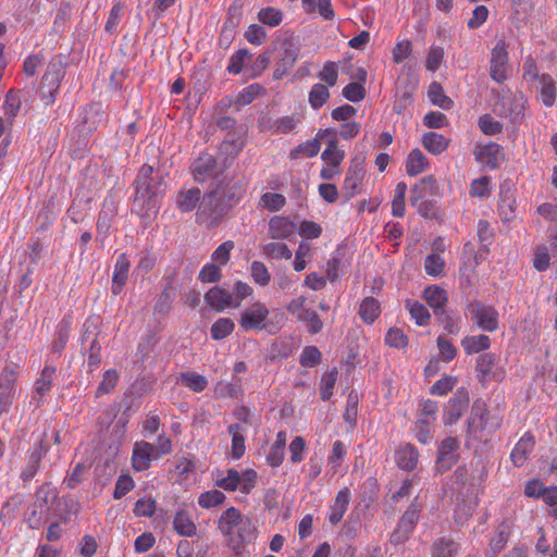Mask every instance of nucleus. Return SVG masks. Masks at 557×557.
Wrapping results in <instances>:
<instances>
[{"mask_svg":"<svg viewBox=\"0 0 557 557\" xmlns=\"http://www.w3.org/2000/svg\"><path fill=\"white\" fill-rule=\"evenodd\" d=\"M153 168L149 164H144L136 183V196L134 199V210L141 218L145 224L153 219L159 210L158 194L163 193L164 188L161 181H154L151 176Z\"/></svg>","mask_w":557,"mask_h":557,"instance_id":"f257e3e1","label":"nucleus"},{"mask_svg":"<svg viewBox=\"0 0 557 557\" xmlns=\"http://www.w3.org/2000/svg\"><path fill=\"white\" fill-rule=\"evenodd\" d=\"M225 196L219 190L205 194L196 212V222L207 227L215 226L227 212Z\"/></svg>","mask_w":557,"mask_h":557,"instance_id":"f03ea898","label":"nucleus"},{"mask_svg":"<svg viewBox=\"0 0 557 557\" xmlns=\"http://www.w3.org/2000/svg\"><path fill=\"white\" fill-rule=\"evenodd\" d=\"M101 318L91 317L85 323V332L83 343L89 345L88 367L90 371L97 369L102 361V345L104 344V335L99 329Z\"/></svg>","mask_w":557,"mask_h":557,"instance_id":"7ed1b4c3","label":"nucleus"},{"mask_svg":"<svg viewBox=\"0 0 557 557\" xmlns=\"http://www.w3.org/2000/svg\"><path fill=\"white\" fill-rule=\"evenodd\" d=\"M473 323L482 331L495 332L499 326V313L493 306L473 300L467 305Z\"/></svg>","mask_w":557,"mask_h":557,"instance_id":"20e7f679","label":"nucleus"},{"mask_svg":"<svg viewBox=\"0 0 557 557\" xmlns=\"http://www.w3.org/2000/svg\"><path fill=\"white\" fill-rule=\"evenodd\" d=\"M421 506L413 500L400 517L397 528L391 534L389 541L397 546L405 543L416 529L419 521Z\"/></svg>","mask_w":557,"mask_h":557,"instance_id":"39448f33","label":"nucleus"},{"mask_svg":"<svg viewBox=\"0 0 557 557\" xmlns=\"http://www.w3.org/2000/svg\"><path fill=\"white\" fill-rule=\"evenodd\" d=\"M509 52L507 44L504 39L498 40L491 50L490 58V76L491 78L503 84L508 78Z\"/></svg>","mask_w":557,"mask_h":557,"instance_id":"423d86ee","label":"nucleus"},{"mask_svg":"<svg viewBox=\"0 0 557 557\" xmlns=\"http://www.w3.org/2000/svg\"><path fill=\"white\" fill-rule=\"evenodd\" d=\"M269 314L268 307L261 301H256L242 311L239 326L245 331H262L267 327Z\"/></svg>","mask_w":557,"mask_h":557,"instance_id":"0eeeda50","label":"nucleus"},{"mask_svg":"<svg viewBox=\"0 0 557 557\" xmlns=\"http://www.w3.org/2000/svg\"><path fill=\"white\" fill-rule=\"evenodd\" d=\"M470 403L469 392L465 387L458 388L449 398L443 410V423L453 425L457 423L467 411Z\"/></svg>","mask_w":557,"mask_h":557,"instance_id":"6e6552de","label":"nucleus"},{"mask_svg":"<svg viewBox=\"0 0 557 557\" xmlns=\"http://www.w3.org/2000/svg\"><path fill=\"white\" fill-rule=\"evenodd\" d=\"M437 401L426 399L423 401L421 412L414 422L416 437L421 444H428L432 437L430 426L436 420Z\"/></svg>","mask_w":557,"mask_h":557,"instance_id":"1a4fd4ad","label":"nucleus"},{"mask_svg":"<svg viewBox=\"0 0 557 557\" xmlns=\"http://www.w3.org/2000/svg\"><path fill=\"white\" fill-rule=\"evenodd\" d=\"M440 186L433 175L424 176L411 188V206L416 207L420 212L428 208L426 196H437Z\"/></svg>","mask_w":557,"mask_h":557,"instance_id":"9d476101","label":"nucleus"},{"mask_svg":"<svg viewBox=\"0 0 557 557\" xmlns=\"http://www.w3.org/2000/svg\"><path fill=\"white\" fill-rule=\"evenodd\" d=\"M191 173L195 181L205 183L218 175V161L214 156L202 152L191 164Z\"/></svg>","mask_w":557,"mask_h":557,"instance_id":"9b49d317","label":"nucleus"},{"mask_svg":"<svg viewBox=\"0 0 557 557\" xmlns=\"http://www.w3.org/2000/svg\"><path fill=\"white\" fill-rule=\"evenodd\" d=\"M460 445L457 438L448 436L444 438L437 449L436 465L441 471L449 470L458 460Z\"/></svg>","mask_w":557,"mask_h":557,"instance_id":"f8f14e48","label":"nucleus"},{"mask_svg":"<svg viewBox=\"0 0 557 557\" xmlns=\"http://www.w3.org/2000/svg\"><path fill=\"white\" fill-rule=\"evenodd\" d=\"M154 459V446L146 441H138L134 444L132 451V467L137 472H144L151 466Z\"/></svg>","mask_w":557,"mask_h":557,"instance_id":"ddd939ff","label":"nucleus"},{"mask_svg":"<svg viewBox=\"0 0 557 557\" xmlns=\"http://www.w3.org/2000/svg\"><path fill=\"white\" fill-rule=\"evenodd\" d=\"M296 232V224L288 216L274 215L269 220L268 236L273 240L289 239Z\"/></svg>","mask_w":557,"mask_h":557,"instance_id":"4468645a","label":"nucleus"},{"mask_svg":"<svg viewBox=\"0 0 557 557\" xmlns=\"http://www.w3.org/2000/svg\"><path fill=\"white\" fill-rule=\"evenodd\" d=\"M299 49L292 41H284L282 53L273 71V78L281 79L297 62Z\"/></svg>","mask_w":557,"mask_h":557,"instance_id":"2eb2a0df","label":"nucleus"},{"mask_svg":"<svg viewBox=\"0 0 557 557\" xmlns=\"http://www.w3.org/2000/svg\"><path fill=\"white\" fill-rule=\"evenodd\" d=\"M475 160L495 170L499 166V161L503 157L502 147L496 143H488L486 145H478L474 148Z\"/></svg>","mask_w":557,"mask_h":557,"instance_id":"dca6fc26","label":"nucleus"},{"mask_svg":"<svg viewBox=\"0 0 557 557\" xmlns=\"http://www.w3.org/2000/svg\"><path fill=\"white\" fill-rule=\"evenodd\" d=\"M206 304L216 312H223L230 307H234L232 294L220 287L210 288L205 295Z\"/></svg>","mask_w":557,"mask_h":557,"instance_id":"f3484780","label":"nucleus"},{"mask_svg":"<svg viewBox=\"0 0 557 557\" xmlns=\"http://www.w3.org/2000/svg\"><path fill=\"white\" fill-rule=\"evenodd\" d=\"M488 421V410L484 404L475 403L472 407L471 416L468 419L467 432L474 438L486 428Z\"/></svg>","mask_w":557,"mask_h":557,"instance_id":"a211bd4d","label":"nucleus"},{"mask_svg":"<svg viewBox=\"0 0 557 557\" xmlns=\"http://www.w3.org/2000/svg\"><path fill=\"white\" fill-rule=\"evenodd\" d=\"M534 447V436L529 432L524 433V435L518 441V443L515 445L513 449L510 453V459L512 463L518 468L522 467L527 462Z\"/></svg>","mask_w":557,"mask_h":557,"instance_id":"6ab92c4d","label":"nucleus"},{"mask_svg":"<svg viewBox=\"0 0 557 557\" xmlns=\"http://www.w3.org/2000/svg\"><path fill=\"white\" fill-rule=\"evenodd\" d=\"M350 503V491L344 487L336 494L333 504L329 508V522L332 525L338 524L348 509Z\"/></svg>","mask_w":557,"mask_h":557,"instance_id":"aec40b11","label":"nucleus"},{"mask_svg":"<svg viewBox=\"0 0 557 557\" xmlns=\"http://www.w3.org/2000/svg\"><path fill=\"white\" fill-rule=\"evenodd\" d=\"M245 516L242 515L239 509L230 507L222 512L218 520V529L225 536H231L237 530Z\"/></svg>","mask_w":557,"mask_h":557,"instance_id":"412c9836","label":"nucleus"},{"mask_svg":"<svg viewBox=\"0 0 557 557\" xmlns=\"http://www.w3.org/2000/svg\"><path fill=\"white\" fill-rule=\"evenodd\" d=\"M65 74L64 66L60 60H52L42 76L44 86L49 87V94L52 96L60 86V83Z\"/></svg>","mask_w":557,"mask_h":557,"instance_id":"4be33fe9","label":"nucleus"},{"mask_svg":"<svg viewBox=\"0 0 557 557\" xmlns=\"http://www.w3.org/2000/svg\"><path fill=\"white\" fill-rule=\"evenodd\" d=\"M395 459L400 469L409 472L414 470L418 465L419 451L413 445L406 444L396 450Z\"/></svg>","mask_w":557,"mask_h":557,"instance_id":"5701e85b","label":"nucleus"},{"mask_svg":"<svg viewBox=\"0 0 557 557\" xmlns=\"http://www.w3.org/2000/svg\"><path fill=\"white\" fill-rule=\"evenodd\" d=\"M173 529L178 535L184 537H193L197 534V525L193 517L188 511L183 509L175 513Z\"/></svg>","mask_w":557,"mask_h":557,"instance_id":"b1692460","label":"nucleus"},{"mask_svg":"<svg viewBox=\"0 0 557 557\" xmlns=\"http://www.w3.org/2000/svg\"><path fill=\"white\" fill-rule=\"evenodd\" d=\"M430 163L426 156L419 149L411 150L405 162L406 173L409 176H417L429 168Z\"/></svg>","mask_w":557,"mask_h":557,"instance_id":"393cba45","label":"nucleus"},{"mask_svg":"<svg viewBox=\"0 0 557 557\" xmlns=\"http://www.w3.org/2000/svg\"><path fill=\"white\" fill-rule=\"evenodd\" d=\"M201 191L199 188L181 189L177 194L176 207L183 212H191L201 201Z\"/></svg>","mask_w":557,"mask_h":557,"instance_id":"a878e982","label":"nucleus"},{"mask_svg":"<svg viewBox=\"0 0 557 557\" xmlns=\"http://www.w3.org/2000/svg\"><path fill=\"white\" fill-rule=\"evenodd\" d=\"M459 544L449 537H438L431 546V557H457Z\"/></svg>","mask_w":557,"mask_h":557,"instance_id":"bb28decb","label":"nucleus"},{"mask_svg":"<svg viewBox=\"0 0 557 557\" xmlns=\"http://www.w3.org/2000/svg\"><path fill=\"white\" fill-rule=\"evenodd\" d=\"M14 383L15 372L12 369L4 368L0 373V412L10 403Z\"/></svg>","mask_w":557,"mask_h":557,"instance_id":"cd10ccee","label":"nucleus"},{"mask_svg":"<svg viewBox=\"0 0 557 557\" xmlns=\"http://www.w3.org/2000/svg\"><path fill=\"white\" fill-rule=\"evenodd\" d=\"M242 21V10L239 5L233 4L228 8L226 20L221 29V40L227 39V44L234 38L236 27Z\"/></svg>","mask_w":557,"mask_h":557,"instance_id":"c85d7f7f","label":"nucleus"},{"mask_svg":"<svg viewBox=\"0 0 557 557\" xmlns=\"http://www.w3.org/2000/svg\"><path fill=\"white\" fill-rule=\"evenodd\" d=\"M421 143L423 148L434 156L441 154L449 146V139L435 132L425 133L422 136Z\"/></svg>","mask_w":557,"mask_h":557,"instance_id":"c756f323","label":"nucleus"},{"mask_svg":"<svg viewBox=\"0 0 557 557\" xmlns=\"http://www.w3.org/2000/svg\"><path fill=\"white\" fill-rule=\"evenodd\" d=\"M539 83L542 103L547 108L553 107L557 97L556 81L549 74H542Z\"/></svg>","mask_w":557,"mask_h":557,"instance_id":"7c9ffc66","label":"nucleus"},{"mask_svg":"<svg viewBox=\"0 0 557 557\" xmlns=\"http://www.w3.org/2000/svg\"><path fill=\"white\" fill-rule=\"evenodd\" d=\"M423 298L434 310V313H437L440 310H442L448 300L447 292L437 285H431L426 287L423 290Z\"/></svg>","mask_w":557,"mask_h":557,"instance_id":"2f4dec72","label":"nucleus"},{"mask_svg":"<svg viewBox=\"0 0 557 557\" xmlns=\"http://www.w3.org/2000/svg\"><path fill=\"white\" fill-rule=\"evenodd\" d=\"M286 432L280 431L276 434L275 443L270 448V451L267 456V461L271 467H280L285 458V446H286Z\"/></svg>","mask_w":557,"mask_h":557,"instance_id":"473e14b6","label":"nucleus"},{"mask_svg":"<svg viewBox=\"0 0 557 557\" xmlns=\"http://www.w3.org/2000/svg\"><path fill=\"white\" fill-rule=\"evenodd\" d=\"M129 263L126 258L121 255L115 263V269L112 277V293L119 295L123 289L128 277Z\"/></svg>","mask_w":557,"mask_h":557,"instance_id":"72a5a7b5","label":"nucleus"},{"mask_svg":"<svg viewBox=\"0 0 557 557\" xmlns=\"http://www.w3.org/2000/svg\"><path fill=\"white\" fill-rule=\"evenodd\" d=\"M363 174L361 169H352L350 168L344 178V196L346 199H351L356 195L360 193V184L362 181Z\"/></svg>","mask_w":557,"mask_h":557,"instance_id":"f704fd0d","label":"nucleus"},{"mask_svg":"<svg viewBox=\"0 0 557 557\" xmlns=\"http://www.w3.org/2000/svg\"><path fill=\"white\" fill-rule=\"evenodd\" d=\"M461 346L467 355L479 354L490 348L491 339L485 334L466 336L461 341Z\"/></svg>","mask_w":557,"mask_h":557,"instance_id":"c9c22d12","label":"nucleus"},{"mask_svg":"<svg viewBox=\"0 0 557 557\" xmlns=\"http://www.w3.org/2000/svg\"><path fill=\"white\" fill-rule=\"evenodd\" d=\"M263 255L271 260H289L293 257L292 250L284 243L277 240L261 246Z\"/></svg>","mask_w":557,"mask_h":557,"instance_id":"e433bc0d","label":"nucleus"},{"mask_svg":"<svg viewBox=\"0 0 557 557\" xmlns=\"http://www.w3.org/2000/svg\"><path fill=\"white\" fill-rule=\"evenodd\" d=\"M405 308L408 310L411 319L414 320L419 326H425L429 324L431 314L423 304L417 300L407 299Z\"/></svg>","mask_w":557,"mask_h":557,"instance_id":"4c0bfd02","label":"nucleus"},{"mask_svg":"<svg viewBox=\"0 0 557 557\" xmlns=\"http://www.w3.org/2000/svg\"><path fill=\"white\" fill-rule=\"evenodd\" d=\"M227 431L232 436V457L234 459H239L246 451L243 428L238 423H233L228 425Z\"/></svg>","mask_w":557,"mask_h":557,"instance_id":"58836bf2","label":"nucleus"},{"mask_svg":"<svg viewBox=\"0 0 557 557\" xmlns=\"http://www.w3.org/2000/svg\"><path fill=\"white\" fill-rule=\"evenodd\" d=\"M251 58L252 53L247 48L238 49L231 55L226 71L233 75L240 74Z\"/></svg>","mask_w":557,"mask_h":557,"instance_id":"ea45409f","label":"nucleus"},{"mask_svg":"<svg viewBox=\"0 0 557 557\" xmlns=\"http://www.w3.org/2000/svg\"><path fill=\"white\" fill-rule=\"evenodd\" d=\"M380 302L373 297H366L359 307V315L364 323L371 324L380 315Z\"/></svg>","mask_w":557,"mask_h":557,"instance_id":"a19ab883","label":"nucleus"},{"mask_svg":"<svg viewBox=\"0 0 557 557\" xmlns=\"http://www.w3.org/2000/svg\"><path fill=\"white\" fill-rule=\"evenodd\" d=\"M428 96L430 101L441 109L449 110L454 106V101L445 95L442 85L437 82L430 85Z\"/></svg>","mask_w":557,"mask_h":557,"instance_id":"79ce46f5","label":"nucleus"},{"mask_svg":"<svg viewBox=\"0 0 557 557\" xmlns=\"http://www.w3.org/2000/svg\"><path fill=\"white\" fill-rule=\"evenodd\" d=\"M345 151L338 148L336 138H333L329 141L326 148L321 154V159L325 164H330L331 166H338L345 159Z\"/></svg>","mask_w":557,"mask_h":557,"instance_id":"37998d69","label":"nucleus"},{"mask_svg":"<svg viewBox=\"0 0 557 557\" xmlns=\"http://www.w3.org/2000/svg\"><path fill=\"white\" fill-rule=\"evenodd\" d=\"M330 91L326 85L322 83L314 84L308 96V102L312 109H321L330 99Z\"/></svg>","mask_w":557,"mask_h":557,"instance_id":"c03bdc74","label":"nucleus"},{"mask_svg":"<svg viewBox=\"0 0 557 557\" xmlns=\"http://www.w3.org/2000/svg\"><path fill=\"white\" fill-rule=\"evenodd\" d=\"M283 11L275 7L262 8L257 14L258 21L271 28L278 26L283 22Z\"/></svg>","mask_w":557,"mask_h":557,"instance_id":"a18cd8bd","label":"nucleus"},{"mask_svg":"<svg viewBox=\"0 0 557 557\" xmlns=\"http://www.w3.org/2000/svg\"><path fill=\"white\" fill-rule=\"evenodd\" d=\"M264 94L265 88L261 84L253 83L243 88L238 92L235 102L239 107L248 106L251 102H253L259 96H262Z\"/></svg>","mask_w":557,"mask_h":557,"instance_id":"49530a36","label":"nucleus"},{"mask_svg":"<svg viewBox=\"0 0 557 557\" xmlns=\"http://www.w3.org/2000/svg\"><path fill=\"white\" fill-rule=\"evenodd\" d=\"M498 214L505 222L511 221L516 215V200L509 190L500 194Z\"/></svg>","mask_w":557,"mask_h":557,"instance_id":"de8ad7c7","label":"nucleus"},{"mask_svg":"<svg viewBox=\"0 0 557 557\" xmlns=\"http://www.w3.org/2000/svg\"><path fill=\"white\" fill-rule=\"evenodd\" d=\"M181 382L195 393H201L208 386V380L205 375L190 371L181 373Z\"/></svg>","mask_w":557,"mask_h":557,"instance_id":"09e8293b","label":"nucleus"},{"mask_svg":"<svg viewBox=\"0 0 557 557\" xmlns=\"http://www.w3.org/2000/svg\"><path fill=\"white\" fill-rule=\"evenodd\" d=\"M215 484L224 491L234 492L240 484V474L233 468L227 469L225 476H222V472L218 471Z\"/></svg>","mask_w":557,"mask_h":557,"instance_id":"8fccbe9b","label":"nucleus"},{"mask_svg":"<svg viewBox=\"0 0 557 557\" xmlns=\"http://www.w3.org/2000/svg\"><path fill=\"white\" fill-rule=\"evenodd\" d=\"M235 323L230 318L218 319L210 329L211 337L214 341H221L233 333Z\"/></svg>","mask_w":557,"mask_h":557,"instance_id":"3c124183","label":"nucleus"},{"mask_svg":"<svg viewBox=\"0 0 557 557\" xmlns=\"http://www.w3.org/2000/svg\"><path fill=\"white\" fill-rule=\"evenodd\" d=\"M297 320L307 324L310 334H318L323 329V321L312 309H305L297 315Z\"/></svg>","mask_w":557,"mask_h":557,"instance_id":"603ef678","label":"nucleus"},{"mask_svg":"<svg viewBox=\"0 0 557 557\" xmlns=\"http://www.w3.org/2000/svg\"><path fill=\"white\" fill-rule=\"evenodd\" d=\"M320 148H321L320 141L317 138H313V139L307 140V141L298 145L294 149H292L289 156L292 159H297L300 156L307 157V158H312L319 153Z\"/></svg>","mask_w":557,"mask_h":557,"instance_id":"864d4df0","label":"nucleus"},{"mask_svg":"<svg viewBox=\"0 0 557 557\" xmlns=\"http://www.w3.org/2000/svg\"><path fill=\"white\" fill-rule=\"evenodd\" d=\"M496 358L492 352H484L480 355L476 359L475 369L478 372V379L480 381H485L493 368L495 367Z\"/></svg>","mask_w":557,"mask_h":557,"instance_id":"5fc2aeb1","label":"nucleus"},{"mask_svg":"<svg viewBox=\"0 0 557 557\" xmlns=\"http://www.w3.org/2000/svg\"><path fill=\"white\" fill-rule=\"evenodd\" d=\"M407 193V185L405 182L397 183L394 190V198L392 201V214L397 218L405 215V196Z\"/></svg>","mask_w":557,"mask_h":557,"instance_id":"6e6d98bb","label":"nucleus"},{"mask_svg":"<svg viewBox=\"0 0 557 557\" xmlns=\"http://www.w3.org/2000/svg\"><path fill=\"white\" fill-rule=\"evenodd\" d=\"M285 205V196L277 193H265L260 197L259 200V206L271 212L280 211Z\"/></svg>","mask_w":557,"mask_h":557,"instance_id":"4d7b16f0","label":"nucleus"},{"mask_svg":"<svg viewBox=\"0 0 557 557\" xmlns=\"http://www.w3.org/2000/svg\"><path fill=\"white\" fill-rule=\"evenodd\" d=\"M347 455V447L342 441H335L332 450L327 457V465L333 470V473L337 472L344 458Z\"/></svg>","mask_w":557,"mask_h":557,"instance_id":"13d9d810","label":"nucleus"},{"mask_svg":"<svg viewBox=\"0 0 557 557\" xmlns=\"http://www.w3.org/2000/svg\"><path fill=\"white\" fill-rule=\"evenodd\" d=\"M258 530L249 517H245L237 529V536L243 544H250L257 539Z\"/></svg>","mask_w":557,"mask_h":557,"instance_id":"bf43d9fd","label":"nucleus"},{"mask_svg":"<svg viewBox=\"0 0 557 557\" xmlns=\"http://www.w3.org/2000/svg\"><path fill=\"white\" fill-rule=\"evenodd\" d=\"M250 275L253 282L259 286H267L271 281V274L267 265L261 261H252L250 264Z\"/></svg>","mask_w":557,"mask_h":557,"instance_id":"052dcab7","label":"nucleus"},{"mask_svg":"<svg viewBox=\"0 0 557 557\" xmlns=\"http://www.w3.org/2000/svg\"><path fill=\"white\" fill-rule=\"evenodd\" d=\"M225 500V495L219 490H211L205 493H201L198 497V505L201 508L210 509L214 508Z\"/></svg>","mask_w":557,"mask_h":557,"instance_id":"680f3d73","label":"nucleus"},{"mask_svg":"<svg viewBox=\"0 0 557 557\" xmlns=\"http://www.w3.org/2000/svg\"><path fill=\"white\" fill-rule=\"evenodd\" d=\"M458 380L453 375H444L440 380L435 381L430 388V394L434 396H445L454 389Z\"/></svg>","mask_w":557,"mask_h":557,"instance_id":"e2e57ef3","label":"nucleus"},{"mask_svg":"<svg viewBox=\"0 0 557 557\" xmlns=\"http://www.w3.org/2000/svg\"><path fill=\"white\" fill-rule=\"evenodd\" d=\"M299 121H300V116L298 114L282 116V117L276 119L273 122V125L271 126V128H272L273 133L287 134V133L292 132L293 129H295V127L297 126Z\"/></svg>","mask_w":557,"mask_h":557,"instance_id":"0e129e2a","label":"nucleus"},{"mask_svg":"<svg viewBox=\"0 0 557 557\" xmlns=\"http://www.w3.org/2000/svg\"><path fill=\"white\" fill-rule=\"evenodd\" d=\"M57 490L51 486L50 483H45L36 492L35 507L38 506L41 509L44 506L54 503L57 500Z\"/></svg>","mask_w":557,"mask_h":557,"instance_id":"69168bd1","label":"nucleus"},{"mask_svg":"<svg viewBox=\"0 0 557 557\" xmlns=\"http://www.w3.org/2000/svg\"><path fill=\"white\" fill-rule=\"evenodd\" d=\"M444 267L445 261L440 255L431 253L424 260V270L430 276H441L444 272Z\"/></svg>","mask_w":557,"mask_h":557,"instance_id":"338daca9","label":"nucleus"},{"mask_svg":"<svg viewBox=\"0 0 557 557\" xmlns=\"http://www.w3.org/2000/svg\"><path fill=\"white\" fill-rule=\"evenodd\" d=\"M318 78L325 83L326 86L334 87L338 79L337 64L333 61L325 62L322 70L318 73Z\"/></svg>","mask_w":557,"mask_h":557,"instance_id":"774afa93","label":"nucleus"}]
</instances>
